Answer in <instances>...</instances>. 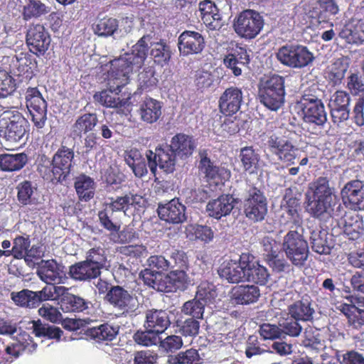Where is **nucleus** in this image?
Segmentation results:
<instances>
[{
    "label": "nucleus",
    "mask_w": 364,
    "mask_h": 364,
    "mask_svg": "<svg viewBox=\"0 0 364 364\" xmlns=\"http://www.w3.org/2000/svg\"><path fill=\"white\" fill-rule=\"evenodd\" d=\"M198 168L200 174L210 186H223L231 177L230 169L222 165H215L207 154L200 156Z\"/></svg>",
    "instance_id": "9b49d317"
},
{
    "label": "nucleus",
    "mask_w": 364,
    "mask_h": 364,
    "mask_svg": "<svg viewBox=\"0 0 364 364\" xmlns=\"http://www.w3.org/2000/svg\"><path fill=\"white\" fill-rule=\"evenodd\" d=\"M267 146L269 151L282 163L287 166L295 164L298 149L290 141L273 134L269 137Z\"/></svg>",
    "instance_id": "2eb2a0df"
},
{
    "label": "nucleus",
    "mask_w": 364,
    "mask_h": 364,
    "mask_svg": "<svg viewBox=\"0 0 364 364\" xmlns=\"http://www.w3.org/2000/svg\"><path fill=\"white\" fill-rule=\"evenodd\" d=\"M69 274L75 281L90 282L98 278L101 274L85 259L72 264L69 267Z\"/></svg>",
    "instance_id": "7c9ffc66"
},
{
    "label": "nucleus",
    "mask_w": 364,
    "mask_h": 364,
    "mask_svg": "<svg viewBox=\"0 0 364 364\" xmlns=\"http://www.w3.org/2000/svg\"><path fill=\"white\" fill-rule=\"evenodd\" d=\"M243 264H245V279L248 282H252L259 285H265L269 278L268 269L260 265L255 257L249 253H243Z\"/></svg>",
    "instance_id": "aec40b11"
},
{
    "label": "nucleus",
    "mask_w": 364,
    "mask_h": 364,
    "mask_svg": "<svg viewBox=\"0 0 364 364\" xmlns=\"http://www.w3.org/2000/svg\"><path fill=\"white\" fill-rule=\"evenodd\" d=\"M349 68L348 60L339 58L335 60L326 70V79L332 86H337L342 83L346 71Z\"/></svg>",
    "instance_id": "e433bc0d"
},
{
    "label": "nucleus",
    "mask_w": 364,
    "mask_h": 364,
    "mask_svg": "<svg viewBox=\"0 0 364 364\" xmlns=\"http://www.w3.org/2000/svg\"><path fill=\"white\" fill-rule=\"evenodd\" d=\"M32 323L33 332L36 337L60 340L63 333L59 327L43 323L40 319L33 321Z\"/></svg>",
    "instance_id": "de8ad7c7"
},
{
    "label": "nucleus",
    "mask_w": 364,
    "mask_h": 364,
    "mask_svg": "<svg viewBox=\"0 0 364 364\" xmlns=\"http://www.w3.org/2000/svg\"><path fill=\"white\" fill-rule=\"evenodd\" d=\"M267 212V199L264 192L255 186L251 187L243 201L244 215L250 221L259 223L265 219Z\"/></svg>",
    "instance_id": "0eeeda50"
},
{
    "label": "nucleus",
    "mask_w": 364,
    "mask_h": 364,
    "mask_svg": "<svg viewBox=\"0 0 364 364\" xmlns=\"http://www.w3.org/2000/svg\"><path fill=\"white\" fill-rule=\"evenodd\" d=\"M282 249L287 257L296 267H301L309 257V245L303 235L296 230H290L284 237Z\"/></svg>",
    "instance_id": "423d86ee"
},
{
    "label": "nucleus",
    "mask_w": 364,
    "mask_h": 364,
    "mask_svg": "<svg viewBox=\"0 0 364 364\" xmlns=\"http://www.w3.org/2000/svg\"><path fill=\"white\" fill-rule=\"evenodd\" d=\"M75 157L74 148L68 147L64 141L53 156V173L54 180L62 183L69 176Z\"/></svg>",
    "instance_id": "ddd939ff"
},
{
    "label": "nucleus",
    "mask_w": 364,
    "mask_h": 364,
    "mask_svg": "<svg viewBox=\"0 0 364 364\" xmlns=\"http://www.w3.org/2000/svg\"><path fill=\"white\" fill-rule=\"evenodd\" d=\"M297 105L302 112L304 122L323 126L327 121V114L321 100L316 96L304 95Z\"/></svg>",
    "instance_id": "1a4fd4ad"
},
{
    "label": "nucleus",
    "mask_w": 364,
    "mask_h": 364,
    "mask_svg": "<svg viewBox=\"0 0 364 364\" xmlns=\"http://www.w3.org/2000/svg\"><path fill=\"white\" fill-rule=\"evenodd\" d=\"M26 100L34 126L38 129L43 128L47 120L46 101L37 87L27 88Z\"/></svg>",
    "instance_id": "f8f14e48"
},
{
    "label": "nucleus",
    "mask_w": 364,
    "mask_h": 364,
    "mask_svg": "<svg viewBox=\"0 0 364 364\" xmlns=\"http://www.w3.org/2000/svg\"><path fill=\"white\" fill-rule=\"evenodd\" d=\"M30 124L18 110L8 109L0 114V138L10 144L27 139Z\"/></svg>",
    "instance_id": "f03ea898"
},
{
    "label": "nucleus",
    "mask_w": 364,
    "mask_h": 364,
    "mask_svg": "<svg viewBox=\"0 0 364 364\" xmlns=\"http://www.w3.org/2000/svg\"><path fill=\"white\" fill-rule=\"evenodd\" d=\"M242 102V89L230 86L224 90L218 99L219 111L225 117H232L240 111Z\"/></svg>",
    "instance_id": "a211bd4d"
},
{
    "label": "nucleus",
    "mask_w": 364,
    "mask_h": 364,
    "mask_svg": "<svg viewBox=\"0 0 364 364\" xmlns=\"http://www.w3.org/2000/svg\"><path fill=\"white\" fill-rule=\"evenodd\" d=\"M216 296V290L213 284L208 282H201L197 288L196 297L205 303H213Z\"/></svg>",
    "instance_id": "e2e57ef3"
},
{
    "label": "nucleus",
    "mask_w": 364,
    "mask_h": 364,
    "mask_svg": "<svg viewBox=\"0 0 364 364\" xmlns=\"http://www.w3.org/2000/svg\"><path fill=\"white\" fill-rule=\"evenodd\" d=\"M31 246L29 235H18L13 240V247L11 249L12 256L16 259H23L28 248Z\"/></svg>",
    "instance_id": "4d7b16f0"
},
{
    "label": "nucleus",
    "mask_w": 364,
    "mask_h": 364,
    "mask_svg": "<svg viewBox=\"0 0 364 364\" xmlns=\"http://www.w3.org/2000/svg\"><path fill=\"white\" fill-rule=\"evenodd\" d=\"M161 109V103L159 101L151 97H145L140 103L138 113L143 122L153 124L160 118Z\"/></svg>",
    "instance_id": "c756f323"
},
{
    "label": "nucleus",
    "mask_w": 364,
    "mask_h": 364,
    "mask_svg": "<svg viewBox=\"0 0 364 364\" xmlns=\"http://www.w3.org/2000/svg\"><path fill=\"white\" fill-rule=\"evenodd\" d=\"M198 9L203 23L210 30H217L222 26V16L214 1L203 0L200 1Z\"/></svg>",
    "instance_id": "a878e982"
},
{
    "label": "nucleus",
    "mask_w": 364,
    "mask_h": 364,
    "mask_svg": "<svg viewBox=\"0 0 364 364\" xmlns=\"http://www.w3.org/2000/svg\"><path fill=\"white\" fill-rule=\"evenodd\" d=\"M306 210L314 218L326 222L335 216H339L343 207L331 184V178L326 176L318 177L309 185L306 193Z\"/></svg>",
    "instance_id": "f257e3e1"
},
{
    "label": "nucleus",
    "mask_w": 364,
    "mask_h": 364,
    "mask_svg": "<svg viewBox=\"0 0 364 364\" xmlns=\"http://www.w3.org/2000/svg\"><path fill=\"white\" fill-rule=\"evenodd\" d=\"M151 55L156 63L164 66L171 58L170 46L164 41L154 43L151 44Z\"/></svg>",
    "instance_id": "8fccbe9b"
},
{
    "label": "nucleus",
    "mask_w": 364,
    "mask_h": 364,
    "mask_svg": "<svg viewBox=\"0 0 364 364\" xmlns=\"http://www.w3.org/2000/svg\"><path fill=\"white\" fill-rule=\"evenodd\" d=\"M205 306V303L196 297L183 304L181 312L185 315L191 316L193 318H203Z\"/></svg>",
    "instance_id": "6e6d98bb"
},
{
    "label": "nucleus",
    "mask_w": 364,
    "mask_h": 364,
    "mask_svg": "<svg viewBox=\"0 0 364 364\" xmlns=\"http://www.w3.org/2000/svg\"><path fill=\"white\" fill-rule=\"evenodd\" d=\"M318 6L317 18L319 22H327L332 16L339 12V8L335 0H314Z\"/></svg>",
    "instance_id": "864d4df0"
},
{
    "label": "nucleus",
    "mask_w": 364,
    "mask_h": 364,
    "mask_svg": "<svg viewBox=\"0 0 364 364\" xmlns=\"http://www.w3.org/2000/svg\"><path fill=\"white\" fill-rule=\"evenodd\" d=\"M340 37L353 44L364 42V18H351L340 32Z\"/></svg>",
    "instance_id": "cd10ccee"
},
{
    "label": "nucleus",
    "mask_w": 364,
    "mask_h": 364,
    "mask_svg": "<svg viewBox=\"0 0 364 364\" xmlns=\"http://www.w3.org/2000/svg\"><path fill=\"white\" fill-rule=\"evenodd\" d=\"M118 333L119 326H113L108 323L89 328L85 331V335L97 343L112 341Z\"/></svg>",
    "instance_id": "72a5a7b5"
},
{
    "label": "nucleus",
    "mask_w": 364,
    "mask_h": 364,
    "mask_svg": "<svg viewBox=\"0 0 364 364\" xmlns=\"http://www.w3.org/2000/svg\"><path fill=\"white\" fill-rule=\"evenodd\" d=\"M285 95V78L279 75H272L260 82L259 101L270 110L277 111L284 105Z\"/></svg>",
    "instance_id": "7ed1b4c3"
},
{
    "label": "nucleus",
    "mask_w": 364,
    "mask_h": 364,
    "mask_svg": "<svg viewBox=\"0 0 364 364\" xmlns=\"http://www.w3.org/2000/svg\"><path fill=\"white\" fill-rule=\"evenodd\" d=\"M171 325L169 315L166 310L151 309L145 313V329H152L161 334Z\"/></svg>",
    "instance_id": "393cba45"
},
{
    "label": "nucleus",
    "mask_w": 364,
    "mask_h": 364,
    "mask_svg": "<svg viewBox=\"0 0 364 364\" xmlns=\"http://www.w3.org/2000/svg\"><path fill=\"white\" fill-rule=\"evenodd\" d=\"M11 298L15 304L21 307L34 309L39 306L36 293L28 289L12 292Z\"/></svg>",
    "instance_id": "49530a36"
},
{
    "label": "nucleus",
    "mask_w": 364,
    "mask_h": 364,
    "mask_svg": "<svg viewBox=\"0 0 364 364\" xmlns=\"http://www.w3.org/2000/svg\"><path fill=\"white\" fill-rule=\"evenodd\" d=\"M125 54L105 65V82L112 89L122 88L130 81V76L136 66Z\"/></svg>",
    "instance_id": "20e7f679"
},
{
    "label": "nucleus",
    "mask_w": 364,
    "mask_h": 364,
    "mask_svg": "<svg viewBox=\"0 0 364 364\" xmlns=\"http://www.w3.org/2000/svg\"><path fill=\"white\" fill-rule=\"evenodd\" d=\"M58 304L63 312H82L88 309L89 302L80 296L64 292L60 297Z\"/></svg>",
    "instance_id": "f704fd0d"
},
{
    "label": "nucleus",
    "mask_w": 364,
    "mask_h": 364,
    "mask_svg": "<svg viewBox=\"0 0 364 364\" xmlns=\"http://www.w3.org/2000/svg\"><path fill=\"white\" fill-rule=\"evenodd\" d=\"M16 6L25 21L38 19L49 12L48 7L40 0H17Z\"/></svg>",
    "instance_id": "b1692460"
},
{
    "label": "nucleus",
    "mask_w": 364,
    "mask_h": 364,
    "mask_svg": "<svg viewBox=\"0 0 364 364\" xmlns=\"http://www.w3.org/2000/svg\"><path fill=\"white\" fill-rule=\"evenodd\" d=\"M16 90V81L6 70H0V97L5 98Z\"/></svg>",
    "instance_id": "680f3d73"
},
{
    "label": "nucleus",
    "mask_w": 364,
    "mask_h": 364,
    "mask_svg": "<svg viewBox=\"0 0 364 364\" xmlns=\"http://www.w3.org/2000/svg\"><path fill=\"white\" fill-rule=\"evenodd\" d=\"M343 205L353 210H364V183L360 180H352L345 184L341 191Z\"/></svg>",
    "instance_id": "f3484780"
},
{
    "label": "nucleus",
    "mask_w": 364,
    "mask_h": 364,
    "mask_svg": "<svg viewBox=\"0 0 364 364\" xmlns=\"http://www.w3.org/2000/svg\"><path fill=\"white\" fill-rule=\"evenodd\" d=\"M239 159L242 168L245 171L250 174L257 171L260 156L252 146H246L241 148Z\"/></svg>",
    "instance_id": "4c0bfd02"
},
{
    "label": "nucleus",
    "mask_w": 364,
    "mask_h": 364,
    "mask_svg": "<svg viewBox=\"0 0 364 364\" xmlns=\"http://www.w3.org/2000/svg\"><path fill=\"white\" fill-rule=\"evenodd\" d=\"M139 89L141 91H151L156 87L158 79L155 77V69L148 66L138 75Z\"/></svg>",
    "instance_id": "603ef678"
},
{
    "label": "nucleus",
    "mask_w": 364,
    "mask_h": 364,
    "mask_svg": "<svg viewBox=\"0 0 364 364\" xmlns=\"http://www.w3.org/2000/svg\"><path fill=\"white\" fill-rule=\"evenodd\" d=\"M74 186L79 199L82 201L87 202L95 196V181L85 174H80L75 178Z\"/></svg>",
    "instance_id": "58836bf2"
},
{
    "label": "nucleus",
    "mask_w": 364,
    "mask_h": 364,
    "mask_svg": "<svg viewBox=\"0 0 364 364\" xmlns=\"http://www.w3.org/2000/svg\"><path fill=\"white\" fill-rule=\"evenodd\" d=\"M168 145L176 155L181 159L190 156L196 147L193 138L183 133L173 136Z\"/></svg>",
    "instance_id": "2f4dec72"
},
{
    "label": "nucleus",
    "mask_w": 364,
    "mask_h": 364,
    "mask_svg": "<svg viewBox=\"0 0 364 364\" xmlns=\"http://www.w3.org/2000/svg\"><path fill=\"white\" fill-rule=\"evenodd\" d=\"M314 313V309L307 300L297 301L289 306V314L296 321H311Z\"/></svg>",
    "instance_id": "c03bdc74"
},
{
    "label": "nucleus",
    "mask_w": 364,
    "mask_h": 364,
    "mask_svg": "<svg viewBox=\"0 0 364 364\" xmlns=\"http://www.w3.org/2000/svg\"><path fill=\"white\" fill-rule=\"evenodd\" d=\"M159 336V333L152 329H145L144 331H136L134 335V340L137 344L151 346L156 344Z\"/></svg>",
    "instance_id": "0e129e2a"
},
{
    "label": "nucleus",
    "mask_w": 364,
    "mask_h": 364,
    "mask_svg": "<svg viewBox=\"0 0 364 364\" xmlns=\"http://www.w3.org/2000/svg\"><path fill=\"white\" fill-rule=\"evenodd\" d=\"M186 207L178 199H172L168 203L158 206L159 217L166 222L178 224L186 220Z\"/></svg>",
    "instance_id": "4be33fe9"
},
{
    "label": "nucleus",
    "mask_w": 364,
    "mask_h": 364,
    "mask_svg": "<svg viewBox=\"0 0 364 364\" xmlns=\"http://www.w3.org/2000/svg\"><path fill=\"white\" fill-rule=\"evenodd\" d=\"M343 228V232L350 240H357L363 235V221L358 214L345 215Z\"/></svg>",
    "instance_id": "79ce46f5"
},
{
    "label": "nucleus",
    "mask_w": 364,
    "mask_h": 364,
    "mask_svg": "<svg viewBox=\"0 0 364 364\" xmlns=\"http://www.w3.org/2000/svg\"><path fill=\"white\" fill-rule=\"evenodd\" d=\"M98 124L95 112H86L79 115L71 126L70 135L73 138H81L82 135L92 132Z\"/></svg>",
    "instance_id": "bb28decb"
},
{
    "label": "nucleus",
    "mask_w": 364,
    "mask_h": 364,
    "mask_svg": "<svg viewBox=\"0 0 364 364\" xmlns=\"http://www.w3.org/2000/svg\"><path fill=\"white\" fill-rule=\"evenodd\" d=\"M341 311L348 318V322L355 328L364 325V310L353 304H341Z\"/></svg>",
    "instance_id": "3c124183"
},
{
    "label": "nucleus",
    "mask_w": 364,
    "mask_h": 364,
    "mask_svg": "<svg viewBox=\"0 0 364 364\" xmlns=\"http://www.w3.org/2000/svg\"><path fill=\"white\" fill-rule=\"evenodd\" d=\"M107 89L96 92L94 95V100L100 105L111 108H121L125 105L124 100L119 97L122 88H112L107 85Z\"/></svg>",
    "instance_id": "c9c22d12"
},
{
    "label": "nucleus",
    "mask_w": 364,
    "mask_h": 364,
    "mask_svg": "<svg viewBox=\"0 0 364 364\" xmlns=\"http://www.w3.org/2000/svg\"><path fill=\"white\" fill-rule=\"evenodd\" d=\"M264 26L262 16L256 11L247 9L242 11L233 23L235 33L245 39L255 38Z\"/></svg>",
    "instance_id": "6e6552de"
},
{
    "label": "nucleus",
    "mask_w": 364,
    "mask_h": 364,
    "mask_svg": "<svg viewBox=\"0 0 364 364\" xmlns=\"http://www.w3.org/2000/svg\"><path fill=\"white\" fill-rule=\"evenodd\" d=\"M186 269H172L168 274L173 291L183 287L188 281Z\"/></svg>",
    "instance_id": "774afa93"
},
{
    "label": "nucleus",
    "mask_w": 364,
    "mask_h": 364,
    "mask_svg": "<svg viewBox=\"0 0 364 364\" xmlns=\"http://www.w3.org/2000/svg\"><path fill=\"white\" fill-rule=\"evenodd\" d=\"M148 50V44L146 42L145 37L143 36L132 46L130 53H126L124 54L127 57L131 58L130 60L132 62V64L136 66V68H139L144 64L147 56Z\"/></svg>",
    "instance_id": "09e8293b"
},
{
    "label": "nucleus",
    "mask_w": 364,
    "mask_h": 364,
    "mask_svg": "<svg viewBox=\"0 0 364 364\" xmlns=\"http://www.w3.org/2000/svg\"><path fill=\"white\" fill-rule=\"evenodd\" d=\"M16 74L26 79H31L33 75V70L36 68L37 62L32 55L21 53L16 56Z\"/></svg>",
    "instance_id": "a19ab883"
},
{
    "label": "nucleus",
    "mask_w": 364,
    "mask_h": 364,
    "mask_svg": "<svg viewBox=\"0 0 364 364\" xmlns=\"http://www.w3.org/2000/svg\"><path fill=\"white\" fill-rule=\"evenodd\" d=\"M262 245L264 256L267 262L269 259L275 258V257L279 256V255L282 253L279 244L272 237H264L262 240Z\"/></svg>",
    "instance_id": "338daca9"
},
{
    "label": "nucleus",
    "mask_w": 364,
    "mask_h": 364,
    "mask_svg": "<svg viewBox=\"0 0 364 364\" xmlns=\"http://www.w3.org/2000/svg\"><path fill=\"white\" fill-rule=\"evenodd\" d=\"M261 295L260 290L255 285H239L233 289L232 297L236 304L247 305L257 302Z\"/></svg>",
    "instance_id": "473e14b6"
},
{
    "label": "nucleus",
    "mask_w": 364,
    "mask_h": 364,
    "mask_svg": "<svg viewBox=\"0 0 364 364\" xmlns=\"http://www.w3.org/2000/svg\"><path fill=\"white\" fill-rule=\"evenodd\" d=\"M176 326L179 333L185 337H195L199 333L200 322L197 318H189L185 321H177Z\"/></svg>",
    "instance_id": "bf43d9fd"
},
{
    "label": "nucleus",
    "mask_w": 364,
    "mask_h": 364,
    "mask_svg": "<svg viewBox=\"0 0 364 364\" xmlns=\"http://www.w3.org/2000/svg\"><path fill=\"white\" fill-rule=\"evenodd\" d=\"M28 162L25 153L16 154H0V169L3 171L12 172L21 170Z\"/></svg>",
    "instance_id": "ea45409f"
},
{
    "label": "nucleus",
    "mask_w": 364,
    "mask_h": 364,
    "mask_svg": "<svg viewBox=\"0 0 364 364\" xmlns=\"http://www.w3.org/2000/svg\"><path fill=\"white\" fill-rule=\"evenodd\" d=\"M51 42L49 32L41 23H31L26 31V43L29 50L37 56L43 55Z\"/></svg>",
    "instance_id": "4468645a"
},
{
    "label": "nucleus",
    "mask_w": 364,
    "mask_h": 364,
    "mask_svg": "<svg viewBox=\"0 0 364 364\" xmlns=\"http://www.w3.org/2000/svg\"><path fill=\"white\" fill-rule=\"evenodd\" d=\"M36 274L48 284H60L64 276L63 266L54 259H42L38 263Z\"/></svg>",
    "instance_id": "412c9836"
},
{
    "label": "nucleus",
    "mask_w": 364,
    "mask_h": 364,
    "mask_svg": "<svg viewBox=\"0 0 364 364\" xmlns=\"http://www.w3.org/2000/svg\"><path fill=\"white\" fill-rule=\"evenodd\" d=\"M284 200L285 203L282 204V208L287 214L288 218L294 226L298 228L303 224V218L299 213L300 203L296 197L284 196Z\"/></svg>",
    "instance_id": "37998d69"
},
{
    "label": "nucleus",
    "mask_w": 364,
    "mask_h": 364,
    "mask_svg": "<svg viewBox=\"0 0 364 364\" xmlns=\"http://www.w3.org/2000/svg\"><path fill=\"white\" fill-rule=\"evenodd\" d=\"M170 269H189V259L186 252L182 250H174L170 255Z\"/></svg>",
    "instance_id": "69168bd1"
},
{
    "label": "nucleus",
    "mask_w": 364,
    "mask_h": 364,
    "mask_svg": "<svg viewBox=\"0 0 364 364\" xmlns=\"http://www.w3.org/2000/svg\"><path fill=\"white\" fill-rule=\"evenodd\" d=\"M243 253L239 260L229 259L224 261L218 269L220 277L227 279L230 283H239L245 280L246 268L243 264Z\"/></svg>",
    "instance_id": "5701e85b"
},
{
    "label": "nucleus",
    "mask_w": 364,
    "mask_h": 364,
    "mask_svg": "<svg viewBox=\"0 0 364 364\" xmlns=\"http://www.w3.org/2000/svg\"><path fill=\"white\" fill-rule=\"evenodd\" d=\"M233 198L230 194H223L217 199L208 202L206 210L208 215L217 220L229 215L234 208Z\"/></svg>",
    "instance_id": "c85d7f7f"
},
{
    "label": "nucleus",
    "mask_w": 364,
    "mask_h": 364,
    "mask_svg": "<svg viewBox=\"0 0 364 364\" xmlns=\"http://www.w3.org/2000/svg\"><path fill=\"white\" fill-rule=\"evenodd\" d=\"M146 156L152 173H156L157 166L166 173L175 171L176 155L168 144H159L156 147L155 151L148 150Z\"/></svg>",
    "instance_id": "9d476101"
},
{
    "label": "nucleus",
    "mask_w": 364,
    "mask_h": 364,
    "mask_svg": "<svg viewBox=\"0 0 364 364\" xmlns=\"http://www.w3.org/2000/svg\"><path fill=\"white\" fill-rule=\"evenodd\" d=\"M85 260L101 274L107 262L105 251L100 247L91 248L86 253Z\"/></svg>",
    "instance_id": "5fc2aeb1"
},
{
    "label": "nucleus",
    "mask_w": 364,
    "mask_h": 364,
    "mask_svg": "<svg viewBox=\"0 0 364 364\" xmlns=\"http://www.w3.org/2000/svg\"><path fill=\"white\" fill-rule=\"evenodd\" d=\"M37 171L42 178L45 180L50 181L53 183H58L54 180V174L53 173V159L43 154L40 156L38 161Z\"/></svg>",
    "instance_id": "052dcab7"
},
{
    "label": "nucleus",
    "mask_w": 364,
    "mask_h": 364,
    "mask_svg": "<svg viewBox=\"0 0 364 364\" xmlns=\"http://www.w3.org/2000/svg\"><path fill=\"white\" fill-rule=\"evenodd\" d=\"M36 188L30 181L25 180L19 183L16 186L17 198L21 204L26 205L31 204L32 196Z\"/></svg>",
    "instance_id": "13d9d810"
},
{
    "label": "nucleus",
    "mask_w": 364,
    "mask_h": 364,
    "mask_svg": "<svg viewBox=\"0 0 364 364\" xmlns=\"http://www.w3.org/2000/svg\"><path fill=\"white\" fill-rule=\"evenodd\" d=\"M278 61L292 69H301L309 66L314 60L309 48L300 44H286L276 53Z\"/></svg>",
    "instance_id": "39448f33"
},
{
    "label": "nucleus",
    "mask_w": 364,
    "mask_h": 364,
    "mask_svg": "<svg viewBox=\"0 0 364 364\" xmlns=\"http://www.w3.org/2000/svg\"><path fill=\"white\" fill-rule=\"evenodd\" d=\"M104 299L114 308L121 311L123 314L134 311V297L128 290L121 286L115 285L111 288Z\"/></svg>",
    "instance_id": "6ab92c4d"
},
{
    "label": "nucleus",
    "mask_w": 364,
    "mask_h": 364,
    "mask_svg": "<svg viewBox=\"0 0 364 364\" xmlns=\"http://www.w3.org/2000/svg\"><path fill=\"white\" fill-rule=\"evenodd\" d=\"M177 46L181 56L200 54L205 48V37L198 31L186 30L179 35Z\"/></svg>",
    "instance_id": "dca6fc26"
},
{
    "label": "nucleus",
    "mask_w": 364,
    "mask_h": 364,
    "mask_svg": "<svg viewBox=\"0 0 364 364\" xmlns=\"http://www.w3.org/2000/svg\"><path fill=\"white\" fill-rule=\"evenodd\" d=\"M119 22L117 19L105 16L102 18H98L92 25L94 33L99 36H111L118 29Z\"/></svg>",
    "instance_id": "a18cd8bd"
}]
</instances>
